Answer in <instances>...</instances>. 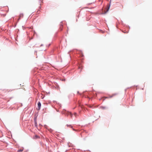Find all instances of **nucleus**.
Here are the masks:
<instances>
[{"label":"nucleus","mask_w":152,"mask_h":152,"mask_svg":"<svg viewBox=\"0 0 152 152\" xmlns=\"http://www.w3.org/2000/svg\"><path fill=\"white\" fill-rule=\"evenodd\" d=\"M67 114L68 115H70L71 116V117H72V113H71V112H68V113H67Z\"/></svg>","instance_id":"obj_3"},{"label":"nucleus","mask_w":152,"mask_h":152,"mask_svg":"<svg viewBox=\"0 0 152 152\" xmlns=\"http://www.w3.org/2000/svg\"><path fill=\"white\" fill-rule=\"evenodd\" d=\"M35 137H36V138H37L38 137V136L37 135H35Z\"/></svg>","instance_id":"obj_11"},{"label":"nucleus","mask_w":152,"mask_h":152,"mask_svg":"<svg viewBox=\"0 0 152 152\" xmlns=\"http://www.w3.org/2000/svg\"><path fill=\"white\" fill-rule=\"evenodd\" d=\"M23 14H20L19 16V18L18 19V20L20 19L21 18L23 17Z\"/></svg>","instance_id":"obj_2"},{"label":"nucleus","mask_w":152,"mask_h":152,"mask_svg":"<svg viewBox=\"0 0 152 152\" xmlns=\"http://www.w3.org/2000/svg\"><path fill=\"white\" fill-rule=\"evenodd\" d=\"M109 8H108L107 10V11H104V14H105V13H106L108 11V10H109Z\"/></svg>","instance_id":"obj_6"},{"label":"nucleus","mask_w":152,"mask_h":152,"mask_svg":"<svg viewBox=\"0 0 152 152\" xmlns=\"http://www.w3.org/2000/svg\"><path fill=\"white\" fill-rule=\"evenodd\" d=\"M34 123H35V125L36 126H37V121H36L35 120V121H34Z\"/></svg>","instance_id":"obj_4"},{"label":"nucleus","mask_w":152,"mask_h":152,"mask_svg":"<svg viewBox=\"0 0 152 152\" xmlns=\"http://www.w3.org/2000/svg\"><path fill=\"white\" fill-rule=\"evenodd\" d=\"M74 115H75V117H76V115H77V114H76V113H74Z\"/></svg>","instance_id":"obj_10"},{"label":"nucleus","mask_w":152,"mask_h":152,"mask_svg":"<svg viewBox=\"0 0 152 152\" xmlns=\"http://www.w3.org/2000/svg\"><path fill=\"white\" fill-rule=\"evenodd\" d=\"M23 151V150H22V149H20V150H18V151H19V152H22Z\"/></svg>","instance_id":"obj_9"},{"label":"nucleus","mask_w":152,"mask_h":152,"mask_svg":"<svg viewBox=\"0 0 152 152\" xmlns=\"http://www.w3.org/2000/svg\"><path fill=\"white\" fill-rule=\"evenodd\" d=\"M113 96H112V95H111V96H110L109 97H106V98H111L112 97H113Z\"/></svg>","instance_id":"obj_8"},{"label":"nucleus","mask_w":152,"mask_h":152,"mask_svg":"<svg viewBox=\"0 0 152 152\" xmlns=\"http://www.w3.org/2000/svg\"><path fill=\"white\" fill-rule=\"evenodd\" d=\"M88 107L90 108H94L93 107V105H88Z\"/></svg>","instance_id":"obj_5"},{"label":"nucleus","mask_w":152,"mask_h":152,"mask_svg":"<svg viewBox=\"0 0 152 152\" xmlns=\"http://www.w3.org/2000/svg\"><path fill=\"white\" fill-rule=\"evenodd\" d=\"M41 106V104L40 102H39L38 103V107H37V110H39Z\"/></svg>","instance_id":"obj_1"},{"label":"nucleus","mask_w":152,"mask_h":152,"mask_svg":"<svg viewBox=\"0 0 152 152\" xmlns=\"http://www.w3.org/2000/svg\"><path fill=\"white\" fill-rule=\"evenodd\" d=\"M117 94L116 93H115V94H113L112 95V96H115L116 95H117Z\"/></svg>","instance_id":"obj_7"}]
</instances>
